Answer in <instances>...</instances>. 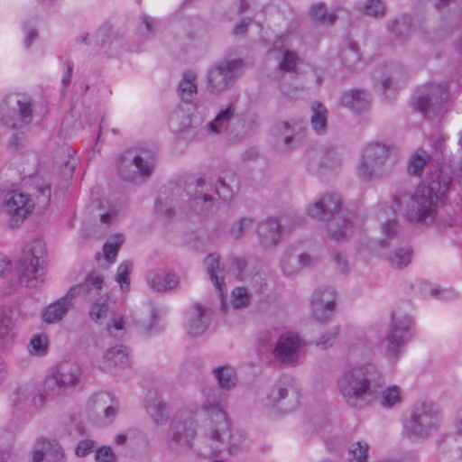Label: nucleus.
<instances>
[{
    "label": "nucleus",
    "instance_id": "obj_1",
    "mask_svg": "<svg viewBox=\"0 0 462 462\" xmlns=\"http://www.w3.org/2000/svg\"><path fill=\"white\" fill-rule=\"evenodd\" d=\"M450 179L438 175L435 180L419 185L412 196L394 197L397 206H403L402 214L410 223L429 225L437 215L443 197L449 190Z\"/></svg>",
    "mask_w": 462,
    "mask_h": 462
},
{
    "label": "nucleus",
    "instance_id": "obj_2",
    "mask_svg": "<svg viewBox=\"0 0 462 462\" xmlns=\"http://www.w3.org/2000/svg\"><path fill=\"white\" fill-rule=\"evenodd\" d=\"M384 380L372 364L356 365L346 370L337 379V388L343 399L352 407H364L380 393Z\"/></svg>",
    "mask_w": 462,
    "mask_h": 462
},
{
    "label": "nucleus",
    "instance_id": "obj_3",
    "mask_svg": "<svg viewBox=\"0 0 462 462\" xmlns=\"http://www.w3.org/2000/svg\"><path fill=\"white\" fill-rule=\"evenodd\" d=\"M342 200L337 193H324L307 207L308 215L317 220L327 223L328 236L339 241L346 238L351 231L350 222L340 214Z\"/></svg>",
    "mask_w": 462,
    "mask_h": 462
},
{
    "label": "nucleus",
    "instance_id": "obj_4",
    "mask_svg": "<svg viewBox=\"0 0 462 462\" xmlns=\"http://www.w3.org/2000/svg\"><path fill=\"white\" fill-rule=\"evenodd\" d=\"M202 395L201 409L214 424V428L210 432V438L213 440L224 442L226 438L231 437L226 413V397L219 389L212 386L204 387Z\"/></svg>",
    "mask_w": 462,
    "mask_h": 462
},
{
    "label": "nucleus",
    "instance_id": "obj_5",
    "mask_svg": "<svg viewBox=\"0 0 462 462\" xmlns=\"http://www.w3.org/2000/svg\"><path fill=\"white\" fill-rule=\"evenodd\" d=\"M45 253V245L41 240H32L25 245L18 264L21 283L33 288L43 282Z\"/></svg>",
    "mask_w": 462,
    "mask_h": 462
},
{
    "label": "nucleus",
    "instance_id": "obj_6",
    "mask_svg": "<svg viewBox=\"0 0 462 462\" xmlns=\"http://www.w3.org/2000/svg\"><path fill=\"white\" fill-rule=\"evenodd\" d=\"M154 166V154L150 150H129L119 159L118 172L125 180L140 183L152 175Z\"/></svg>",
    "mask_w": 462,
    "mask_h": 462
},
{
    "label": "nucleus",
    "instance_id": "obj_7",
    "mask_svg": "<svg viewBox=\"0 0 462 462\" xmlns=\"http://www.w3.org/2000/svg\"><path fill=\"white\" fill-rule=\"evenodd\" d=\"M440 422L439 410L433 404L422 403L413 409L405 430L409 438L425 439L438 430Z\"/></svg>",
    "mask_w": 462,
    "mask_h": 462
},
{
    "label": "nucleus",
    "instance_id": "obj_8",
    "mask_svg": "<svg viewBox=\"0 0 462 462\" xmlns=\"http://www.w3.org/2000/svg\"><path fill=\"white\" fill-rule=\"evenodd\" d=\"M411 326V316L400 308L393 310L390 332L380 342V348L391 360L399 358L406 344V336Z\"/></svg>",
    "mask_w": 462,
    "mask_h": 462
},
{
    "label": "nucleus",
    "instance_id": "obj_9",
    "mask_svg": "<svg viewBox=\"0 0 462 462\" xmlns=\"http://www.w3.org/2000/svg\"><path fill=\"white\" fill-rule=\"evenodd\" d=\"M0 116L3 124L13 129L29 125L32 119L31 98L21 94L6 96L0 106Z\"/></svg>",
    "mask_w": 462,
    "mask_h": 462
},
{
    "label": "nucleus",
    "instance_id": "obj_10",
    "mask_svg": "<svg viewBox=\"0 0 462 462\" xmlns=\"http://www.w3.org/2000/svg\"><path fill=\"white\" fill-rule=\"evenodd\" d=\"M245 62L240 58L225 59L216 62L208 72V89L212 94L227 90L241 74Z\"/></svg>",
    "mask_w": 462,
    "mask_h": 462
},
{
    "label": "nucleus",
    "instance_id": "obj_11",
    "mask_svg": "<svg viewBox=\"0 0 462 462\" xmlns=\"http://www.w3.org/2000/svg\"><path fill=\"white\" fill-rule=\"evenodd\" d=\"M389 146L381 143H373L365 146L360 162L356 168L358 178L365 181L381 177L389 159Z\"/></svg>",
    "mask_w": 462,
    "mask_h": 462
},
{
    "label": "nucleus",
    "instance_id": "obj_12",
    "mask_svg": "<svg viewBox=\"0 0 462 462\" xmlns=\"http://www.w3.org/2000/svg\"><path fill=\"white\" fill-rule=\"evenodd\" d=\"M196 435V421L187 412H178L172 418L167 448L173 454L180 455L191 447Z\"/></svg>",
    "mask_w": 462,
    "mask_h": 462
},
{
    "label": "nucleus",
    "instance_id": "obj_13",
    "mask_svg": "<svg viewBox=\"0 0 462 462\" xmlns=\"http://www.w3.org/2000/svg\"><path fill=\"white\" fill-rule=\"evenodd\" d=\"M109 301L107 295L91 300L88 317L96 324H105L107 332L113 335L115 331L125 329V320L122 313L111 310Z\"/></svg>",
    "mask_w": 462,
    "mask_h": 462
},
{
    "label": "nucleus",
    "instance_id": "obj_14",
    "mask_svg": "<svg viewBox=\"0 0 462 462\" xmlns=\"http://www.w3.org/2000/svg\"><path fill=\"white\" fill-rule=\"evenodd\" d=\"M35 202L31 195L20 191L9 192L3 203V210L8 217L12 227H17L32 212Z\"/></svg>",
    "mask_w": 462,
    "mask_h": 462
},
{
    "label": "nucleus",
    "instance_id": "obj_15",
    "mask_svg": "<svg viewBox=\"0 0 462 462\" xmlns=\"http://www.w3.org/2000/svg\"><path fill=\"white\" fill-rule=\"evenodd\" d=\"M448 99V91L444 84L431 83L424 88L418 97V110L428 118L441 114L443 106Z\"/></svg>",
    "mask_w": 462,
    "mask_h": 462
},
{
    "label": "nucleus",
    "instance_id": "obj_16",
    "mask_svg": "<svg viewBox=\"0 0 462 462\" xmlns=\"http://www.w3.org/2000/svg\"><path fill=\"white\" fill-rule=\"evenodd\" d=\"M82 369L80 365L73 361L60 363L53 370L51 375L47 379V388L51 389L55 384L59 392L77 386L81 380Z\"/></svg>",
    "mask_w": 462,
    "mask_h": 462
},
{
    "label": "nucleus",
    "instance_id": "obj_17",
    "mask_svg": "<svg viewBox=\"0 0 462 462\" xmlns=\"http://www.w3.org/2000/svg\"><path fill=\"white\" fill-rule=\"evenodd\" d=\"M302 346L303 342L298 335L287 332L280 336L273 354L282 364H293L298 360Z\"/></svg>",
    "mask_w": 462,
    "mask_h": 462
},
{
    "label": "nucleus",
    "instance_id": "obj_18",
    "mask_svg": "<svg viewBox=\"0 0 462 462\" xmlns=\"http://www.w3.org/2000/svg\"><path fill=\"white\" fill-rule=\"evenodd\" d=\"M211 310L208 305L192 304L185 313V328L190 336L197 337L205 333L211 322Z\"/></svg>",
    "mask_w": 462,
    "mask_h": 462
},
{
    "label": "nucleus",
    "instance_id": "obj_19",
    "mask_svg": "<svg viewBox=\"0 0 462 462\" xmlns=\"http://www.w3.org/2000/svg\"><path fill=\"white\" fill-rule=\"evenodd\" d=\"M336 306V293L330 288L317 290L312 296L311 309L314 318L319 321L328 320Z\"/></svg>",
    "mask_w": 462,
    "mask_h": 462
},
{
    "label": "nucleus",
    "instance_id": "obj_20",
    "mask_svg": "<svg viewBox=\"0 0 462 462\" xmlns=\"http://www.w3.org/2000/svg\"><path fill=\"white\" fill-rule=\"evenodd\" d=\"M75 297L73 291L67 293L46 306L42 312V319L44 323L54 324L60 321L74 306Z\"/></svg>",
    "mask_w": 462,
    "mask_h": 462
},
{
    "label": "nucleus",
    "instance_id": "obj_21",
    "mask_svg": "<svg viewBox=\"0 0 462 462\" xmlns=\"http://www.w3.org/2000/svg\"><path fill=\"white\" fill-rule=\"evenodd\" d=\"M32 462H64L60 445L54 440L39 439L32 449Z\"/></svg>",
    "mask_w": 462,
    "mask_h": 462
},
{
    "label": "nucleus",
    "instance_id": "obj_22",
    "mask_svg": "<svg viewBox=\"0 0 462 462\" xmlns=\"http://www.w3.org/2000/svg\"><path fill=\"white\" fill-rule=\"evenodd\" d=\"M16 337L17 330L12 310L6 307H0V351L11 349L16 342Z\"/></svg>",
    "mask_w": 462,
    "mask_h": 462
},
{
    "label": "nucleus",
    "instance_id": "obj_23",
    "mask_svg": "<svg viewBox=\"0 0 462 462\" xmlns=\"http://www.w3.org/2000/svg\"><path fill=\"white\" fill-rule=\"evenodd\" d=\"M313 258L305 253H300L295 249L286 251L281 260V268L286 276L297 274L303 267L310 266Z\"/></svg>",
    "mask_w": 462,
    "mask_h": 462
},
{
    "label": "nucleus",
    "instance_id": "obj_24",
    "mask_svg": "<svg viewBox=\"0 0 462 462\" xmlns=\"http://www.w3.org/2000/svg\"><path fill=\"white\" fill-rule=\"evenodd\" d=\"M145 408L156 425H164L169 420L167 405L156 389H150L145 397Z\"/></svg>",
    "mask_w": 462,
    "mask_h": 462
},
{
    "label": "nucleus",
    "instance_id": "obj_25",
    "mask_svg": "<svg viewBox=\"0 0 462 462\" xmlns=\"http://www.w3.org/2000/svg\"><path fill=\"white\" fill-rule=\"evenodd\" d=\"M407 72L404 68L398 63H391L386 67V75L382 79V88L385 95L393 93L401 88L406 82Z\"/></svg>",
    "mask_w": 462,
    "mask_h": 462
},
{
    "label": "nucleus",
    "instance_id": "obj_26",
    "mask_svg": "<svg viewBox=\"0 0 462 462\" xmlns=\"http://www.w3.org/2000/svg\"><path fill=\"white\" fill-rule=\"evenodd\" d=\"M104 276L97 272H91L85 280L77 285L69 288L76 298L79 295L88 297L89 299L98 295L103 288Z\"/></svg>",
    "mask_w": 462,
    "mask_h": 462
},
{
    "label": "nucleus",
    "instance_id": "obj_27",
    "mask_svg": "<svg viewBox=\"0 0 462 462\" xmlns=\"http://www.w3.org/2000/svg\"><path fill=\"white\" fill-rule=\"evenodd\" d=\"M235 112L236 109L233 104L221 108L215 118L207 124V131L216 134H232L233 131H230V127L234 121Z\"/></svg>",
    "mask_w": 462,
    "mask_h": 462
},
{
    "label": "nucleus",
    "instance_id": "obj_28",
    "mask_svg": "<svg viewBox=\"0 0 462 462\" xmlns=\"http://www.w3.org/2000/svg\"><path fill=\"white\" fill-rule=\"evenodd\" d=\"M129 353L125 346L117 345L108 348L103 356L101 368L111 371L113 368L124 369L129 365Z\"/></svg>",
    "mask_w": 462,
    "mask_h": 462
},
{
    "label": "nucleus",
    "instance_id": "obj_29",
    "mask_svg": "<svg viewBox=\"0 0 462 462\" xmlns=\"http://www.w3.org/2000/svg\"><path fill=\"white\" fill-rule=\"evenodd\" d=\"M291 396L293 397V402L291 405L285 403V401L290 397V392L284 383H279L269 392L265 401V406L272 408L278 407L284 411H289L298 403L297 394L292 393Z\"/></svg>",
    "mask_w": 462,
    "mask_h": 462
},
{
    "label": "nucleus",
    "instance_id": "obj_30",
    "mask_svg": "<svg viewBox=\"0 0 462 462\" xmlns=\"http://www.w3.org/2000/svg\"><path fill=\"white\" fill-rule=\"evenodd\" d=\"M371 102L370 94L365 90L353 89L343 93L340 103L343 106L361 113L368 109Z\"/></svg>",
    "mask_w": 462,
    "mask_h": 462
},
{
    "label": "nucleus",
    "instance_id": "obj_31",
    "mask_svg": "<svg viewBox=\"0 0 462 462\" xmlns=\"http://www.w3.org/2000/svg\"><path fill=\"white\" fill-rule=\"evenodd\" d=\"M205 265L207 269V273H208L210 280L214 283L216 289L217 290L219 293V298L221 300L222 310L224 311L226 310V305L224 299V293H223V268L220 265V258L217 254H209L205 259Z\"/></svg>",
    "mask_w": 462,
    "mask_h": 462
},
{
    "label": "nucleus",
    "instance_id": "obj_32",
    "mask_svg": "<svg viewBox=\"0 0 462 462\" xmlns=\"http://www.w3.org/2000/svg\"><path fill=\"white\" fill-rule=\"evenodd\" d=\"M147 283L152 290L162 292L176 288L179 278L173 273L157 270L148 275Z\"/></svg>",
    "mask_w": 462,
    "mask_h": 462
},
{
    "label": "nucleus",
    "instance_id": "obj_33",
    "mask_svg": "<svg viewBox=\"0 0 462 462\" xmlns=\"http://www.w3.org/2000/svg\"><path fill=\"white\" fill-rule=\"evenodd\" d=\"M257 233L263 246H274L282 236L281 225L277 219L268 218L259 224Z\"/></svg>",
    "mask_w": 462,
    "mask_h": 462
},
{
    "label": "nucleus",
    "instance_id": "obj_34",
    "mask_svg": "<svg viewBox=\"0 0 462 462\" xmlns=\"http://www.w3.org/2000/svg\"><path fill=\"white\" fill-rule=\"evenodd\" d=\"M289 36H281L274 44V49L282 51V58L279 62V69L282 71L297 74L300 58L295 51L284 49L287 46Z\"/></svg>",
    "mask_w": 462,
    "mask_h": 462
},
{
    "label": "nucleus",
    "instance_id": "obj_35",
    "mask_svg": "<svg viewBox=\"0 0 462 462\" xmlns=\"http://www.w3.org/2000/svg\"><path fill=\"white\" fill-rule=\"evenodd\" d=\"M178 95L182 101L189 103L198 93L197 74L192 70L183 72L178 84Z\"/></svg>",
    "mask_w": 462,
    "mask_h": 462
},
{
    "label": "nucleus",
    "instance_id": "obj_36",
    "mask_svg": "<svg viewBox=\"0 0 462 462\" xmlns=\"http://www.w3.org/2000/svg\"><path fill=\"white\" fill-rule=\"evenodd\" d=\"M220 389L231 390L237 383V375L235 368L229 365H219L212 369Z\"/></svg>",
    "mask_w": 462,
    "mask_h": 462
},
{
    "label": "nucleus",
    "instance_id": "obj_37",
    "mask_svg": "<svg viewBox=\"0 0 462 462\" xmlns=\"http://www.w3.org/2000/svg\"><path fill=\"white\" fill-rule=\"evenodd\" d=\"M387 29L393 37L405 41L411 33V17L408 14L397 16L388 23Z\"/></svg>",
    "mask_w": 462,
    "mask_h": 462
},
{
    "label": "nucleus",
    "instance_id": "obj_38",
    "mask_svg": "<svg viewBox=\"0 0 462 462\" xmlns=\"http://www.w3.org/2000/svg\"><path fill=\"white\" fill-rule=\"evenodd\" d=\"M310 125L312 129L319 134H324L328 126V111L327 107L319 102L310 104Z\"/></svg>",
    "mask_w": 462,
    "mask_h": 462
},
{
    "label": "nucleus",
    "instance_id": "obj_39",
    "mask_svg": "<svg viewBox=\"0 0 462 462\" xmlns=\"http://www.w3.org/2000/svg\"><path fill=\"white\" fill-rule=\"evenodd\" d=\"M380 255L387 258L389 264L395 269L406 267L411 263L412 250L408 247H398L393 250L389 254L379 252Z\"/></svg>",
    "mask_w": 462,
    "mask_h": 462
},
{
    "label": "nucleus",
    "instance_id": "obj_40",
    "mask_svg": "<svg viewBox=\"0 0 462 462\" xmlns=\"http://www.w3.org/2000/svg\"><path fill=\"white\" fill-rule=\"evenodd\" d=\"M357 11L373 18H383L386 14L387 7L383 0H365L356 5Z\"/></svg>",
    "mask_w": 462,
    "mask_h": 462
},
{
    "label": "nucleus",
    "instance_id": "obj_41",
    "mask_svg": "<svg viewBox=\"0 0 462 462\" xmlns=\"http://www.w3.org/2000/svg\"><path fill=\"white\" fill-rule=\"evenodd\" d=\"M430 156L424 150H418L411 154L408 163V172L411 175L420 177L427 163L430 162Z\"/></svg>",
    "mask_w": 462,
    "mask_h": 462
},
{
    "label": "nucleus",
    "instance_id": "obj_42",
    "mask_svg": "<svg viewBox=\"0 0 462 462\" xmlns=\"http://www.w3.org/2000/svg\"><path fill=\"white\" fill-rule=\"evenodd\" d=\"M369 445L364 440L352 443L347 451L346 462H367Z\"/></svg>",
    "mask_w": 462,
    "mask_h": 462
},
{
    "label": "nucleus",
    "instance_id": "obj_43",
    "mask_svg": "<svg viewBox=\"0 0 462 462\" xmlns=\"http://www.w3.org/2000/svg\"><path fill=\"white\" fill-rule=\"evenodd\" d=\"M402 399L401 389L396 386H389L381 393L380 404L384 408H392L401 403Z\"/></svg>",
    "mask_w": 462,
    "mask_h": 462
},
{
    "label": "nucleus",
    "instance_id": "obj_44",
    "mask_svg": "<svg viewBox=\"0 0 462 462\" xmlns=\"http://www.w3.org/2000/svg\"><path fill=\"white\" fill-rule=\"evenodd\" d=\"M48 347L49 340L44 334L34 335L28 345L30 354L39 356H45L48 352Z\"/></svg>",
    "mask_w": 462,
    "mask_h": 462
},
{
    "label": "nucleus",
    "instance_id": "obj_45",
    "mask_svg": "<svg viewBox=\"0 0 462 462\" xmlns=\"http://www.w3.org/2000/svg\"><path fill=\"white\" fill-rule=\"evenodd\" d=\"M124 242L121 235H116L112 236L103 247L104 256L110 263L116 261L118 250Z\"/></svg>",
    "mask_w": 462,
    "mask_h": 462
},
{
    "label": "nucleus",
    "instance_id": "obj_46",
    "mask_svg": "<svg viewBox=\"0 0 462 462\" xmlns=\"http://www.w3.org/2000/svg\"><path fill=\"white\" fill-rule=\"evenodd\" d=\"M133 270V263L130 261H124L117 268L116 281L119 283L122 291H128L130 288V273Z\"/></svg>",
    "mask_w": 462,
    "mask_h": 462
},
{
    "label": "nucleus",
    "instance_id": "obj_47",
    "mask_svg": "<svg viewBox=\"0 0 462 462\" xmlns=\"http://www.w3.org/2000/svg\"><path fill=\"white\" fill-rule=\"evenodd\" d=\"M342 64L348 69H354L360 60V54L356 45L349 44L340 52Z\"/></svg>",
    "mask_w": 462,
    "mask_h": 462
},
{
    "label": "nucleus",
    "instance_id": "obj_48",
    "mask_svg": "<svg viewBox=\"0 0 462 462\" xmlns=\"http://www.w3.org/2000/svg\"><path fill=\"white\" fill-rule=\"evenodd\" d=\"M397 230L398 224L396 221L389 220L385 222L382 226L383 235L385 236V238L382 239L379 242L378 246L383 249H386L387 247L391 246L395 237V235L397 234Z\"/></svg>",
    "mask_w": 462,
    "mask_h": 462
},
{
    "label": "nucleus",
    "instance_id": "obj_49",
    "mask_svg": "<svg viewBox=\"0 0 462 462\" xmlns=\"http://www.w3.org/2000/svg\"><path fill=\"white\" fill-rule=\"evenodd\" d=\"M310 15L314 20L323 22L328 24H333L337 20L336 14H327L326 6L322 3L312 5L310 9Z\"/></svg>",
    "mask_w": 462,
    "mask_h": 462
},
{
    "label": "nucleus",
    "instance_id": "obj_50",
    "mask_svg": "<svg viewBox=\"0 0 462 462\" xmlns=\"http://www.w3.org/2000/svg\"><path fill=\"white\" fill-rule=\"evenodd\" d=\"M250 296L243 287L235 288L232 291V305L235 309L245 307L249 304Z\"/></svg>",
    "mask_w": 462,
    "mask_h": 462
},
{
    "label": "nucleus",
    "instance_id": "obj_51",
    "mask_svg": "<svg viewBox=\"0 0 462 462\" xmlns=\"http://www.w3.org/2000/svg\"><path fill=\"white\" fill-rule=\"evenodd\" d=\"M36 201L40 208L46 207L51 199V189L48 183H42L36 186Z\"/></svg>",
    "mask_w": 462,
    "mask_h": 462
},
{
    "label": "nucleus",
    "instance_id": "obj_52",
    "mask_svg": "<svg viewBox=\"0 0 462 462\" xmlns=\"http://www.w3.org/2000/svg\"><path fill=\"white\" fill-rule=\"evenodd\" d=\"M33 393L27 387L17 388L11 396V402L14 406H20L28 402Z\"/></svg>",
    "mask_w": 462,
    "mask_h": 462
},
{
    "label": "nucleus",
    "instance_id": "obj_53",
    "mask_svg": "<svg viewBox=\"0 0 462 462\" xmlns=\"http://www.w3.org/2000/svg\"><path fill=\"white\" fill-rule=\"evenodd\" d=\"M253 225V219L250 217H242L230 229V235L235 239H239L244 233Z\"/></svg>",
    "mask_w": 462,
    "mask_h": 462
},
{
    "label": "nucleus",
    "instance_id": "obj_54",
    "mask_svg": "<svg viewBox=\"0 0 462 462\" xmlns=\"http://www.w3.org/2000/svg\"><path fill=\"white\" fill-rule=\"evenodd\" d=\"M216 193L224 201H229L234 197V190L229 184L226 183L225 178H219L216 184Z\"/></svg>",
    "mask_w": 462,
    "mask_h": 462
},
{
    "label": "nucleus",
    "instance_id": "obj_55",
    "mask_svg": "<svg viewBox=\"0 0 462 462\" xmlns=\"http://www.w3.org/2000/svg\"><path fill=\"white\" fill-rule=\"evenodd\" d=\"M339 329L337 327H333L323 334L316 342L318 346L328 348L331 346L337 337Z\"/></svg>",
    "mask_w": 462,
    "mask_h": 462
},
{
    "label": "nucleus",
    "instance_id": "obj_56",
    "mask_svg": "<svg viewBox=\"0 0 462 462\" xmlns=\"http://www.w3.org/2000/svg\"><path fill=\"white\" fill-rule=\"evenodd\" d=\"M206 181L203 179H199L196 182L195 192L193 194L192 199L199 204V202H208L211 200V196L205 193Z\"/></svg>",
    "mask_w": 462,
    "mask_h": 462
},
{
    "label": "nucleus",
    "instance_id": "obj_57",
    "mask_svg": "<svg viewBox=\"0 0 462 462\" xmlns=\"http://www.w3.org/2000/svg\"><path fill=\"white\" fill-rule=\"evenodd\" d=\"M97 462H115L116 455L109 447L99 448L95 456Z\"/></svg>",
    "mask_w": 462,
    "mask_h": 462
},
{
    "label": "nucleus",
    "instance_id": "obj_58",
    "mask_svg": "<svg viewBox=\"0 0 462 462\" xmlns=\"http://www.w3.org/2000/svg\"><path fill=\"white\" fill-rule=\"evenodd\" d=\"M340 162V158L337 152L331 149L325 152L321 165L327 168H333L338 165Z\"/></svg>",
    "mask_w": 462,
    "mask_h": 462
},
{
    "label": "nucleus",
    "instance_id": "obj_59",
    "mask_svg": "<svg viewBox=\"0 0 462 462\" xmlns=\"http://www.w3.org/2000/svg\"><path fill=\"white\" fill-rule=\"evenodd\" d=\"M94 447H95L94 441H92L90 439H83L79 442V444L76 448V455L79 457H84L87 455H88L90 452H92Z\"/></svg>",
    "mask_w": 462,
    "mask_h": 462
},
{
    "label": "nucleus",
    "instance_id": "obj_60",
    "mask_svg": "<svg viewBox=\"0 0 462 462\" xmlns=\"http://www.w3.org/2000/svg\"><path fill=\"white\" fill-rule=\"evenodd\" d=\"M111 32V27L108 24L102 25L95 35V42L97 46L102 47L106 44Z\"/></svg>",
    "mask_w": 462,
    "mask_h": 462
},
{
    "label": "nucleus",
    "instance_id": "obj_61",
    "mask_svg": "<svg viewBox=\"0 0 462 462\" xmlns=\"http://www.w3.org/2000/svg\"><path fill=\"white\" fill-rule=\"evenodd\" d=\"M117 411H118V406L114 403L104 408V411H103L104 416L101 420L100 424L102 426L110 424L116 418Z\"/></svg>",
    "mask_w": 462,
    "mask_h": 462
},
{
    "label": "nucleus",
    "instance_id": "obj_62",
    "mask_svg": "<svg viewBox=\"0 0 462 462\" xmlns=\"http://www.w3.org/2000/svg\"><path fill=\"white\" fill-rule=\"evenodd\" d=\"M252 23V19L243 18L237 23L233 29L234 36H243L247 32L249 25Z\"/></svg>",
    "mask_w": 462,
    "mask_h": 462
},
{
    "label": "nucleus",
    "instance_id": "obj_63",
    "mask_svg": "<svg viewBox=\"0 0 462 462\" xmlns=\"http://www.w3.org/2000/svg\"><path fill=\"white\" fill-rule=\"evenodd\" d=\"M12 272V263L10 259L0 253V278L5 277Z\"/></svg>",
    "mask_w": 462,
    "mask_h": 462
},
{
    "label": "nucleus",
    "instance_id": "obj_64",
    "mask_svg": "<svg viewBox=\"0 0 462 462\" xmlns=\"http://www.w3.org/2000/svg\"><path fill=\"white\" fill-rule=\"evenodd\" d=\"M242 128H245L243 131H236L234 136L236 138H243L244 136L253 133L255 128V122L253 118L248 120V125L245 126V124L242 125Z\"/></svg>",
    "mask_w": 462,
    "mask_h": 462
}]
</instances>
